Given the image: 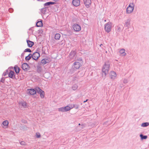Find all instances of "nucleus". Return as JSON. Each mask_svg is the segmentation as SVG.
Segmentation results:
<instances>
[{"label":"nucleus","instance_id":"nucleus-10","mask_svg":"<svg viewBox=\"0 0 149 149\" xmlns=\"http://www.w3.org/2000/svg\"><path fill=\"white\" fill-rule=\"evenodd\" d=\"M116 73L114 71L111 72L109 74V76L112 79H116Z\"/></svg>","mask_w":149,"mask_h":149},{"label":"nucleus","instance_id":"nucleus-49","mask_svg":"<svg viewBox=\"0 0 149 149\" xmlns=\"http://www.w3.org/2000/svg\"><path fill=\"white\" fill-rule=\"evenodd\" d=\"M79 125H81V124L80 123H79V124H78Z\"/></svg>","mask_w":149,"mask_h":149},{"label":"nucleus","instance_id":"nucleus-47","mask_svg":"<svg viewBox=\"0 0 149 149\" xmlns=\"http://www.w3.org/2000/svg\"><path fill=\"white\" fill-rule=\"evenodd\" d=\"M81 126H82L81 128H83V125H81Z\"/></svg>","mask_w":149,"mask_h":149},{"label":"nucleus","instance_id":"nucleus-32","mask_svg":"<svg viewBox=\"0 0 149 149\" xmlns=\"http://www.w3.org/2000/svg\"><path fill=\"white\" fill-rule=\"evenodd\" d=\"M2 124L3 125L6 126L8 125V123L7 121L5 120L3 122Z\"/></svg>","mask_w":149,"mask_h":149},{"label":"nucleus","instance_id":"nucleus-34","mask_svg":"<svg viewBox=\"0 0 149 149\" xmlns=\"http://www.w3.org/2000/svg\"><path fill=\"white\" fill-rule=\"evenodd\" d=\"M41 11L42 13L43 14H45L46 12V8H42L41 9Z\"/></svg>","mask_w":149,"mask_h":149},{"label":"nucleus","instance_id":"nucleus-6","mask_svg":"<svg viewBox=\"0 0 149 149\" xmlns=\"http://www.w3.org/2000/svg\"><path fill=\"white\" fill-rule=\"evenodd\" d=\"M37 71L40 74H43L45 73V71H44L43 69L40 65H39L37 66Z\"/></svg>","mask_w":149,"mask_h":149},{"label":"nucleus","instance_id":"nucleus-42","mask_svg":"<svg viewBox=\"0 0 149 149\" xmlns=\"http://www.w3.org/2000/svg\"><path fill=\"white\" fill-rule=\"evenodd\" d=\"M9 11L10 13H12L13 11V9L12 8H10L9 9Z\"/></svg>","mask_w":149,"mask_h":149},{"label":"nucleus","instance_id":"nucleus-31","mask_svg":"<svg viewBox=\"0 0 149 149\" xmlns=\"http://www.w3.org/2000/svg\"><path fill=\"white\" fill-rule=\"evenodd\" d=\"M65 111H67L70 110L69 106L68 105L64 107Z\"/></svg>","mask_w":149,"mask_h":149},{"label":"nucleus","instance_id":"nucleus-37","mask_svg":"<svg viewBox=\"0 0 149 149\" xmlns=\"http://www.w3.org/2000/svg\"><path fill=\"white\" fill-rule=\"evenodd\" d=\"M74 108L75 109H77L79 107V106L78 104H74Z\"/></svg>","mask_w":149,"mask_h":149},{"label":"nucleus","instance_id":"nucleus-1","mask_svg":"<svg viewBox=\"0 0 149 149\" xmlns=\"http://www.w3.org/2000/svg\"><path fill=\"white\" fill-rule=\"evenodd\" d=\"M110 68V64L108 62L105 63L102 68V71L105 76L108 73Z\"/></svg>","mask_w":149,"mask_h":149},{"label":"nucleus","instance_id":"nucleus-48","mask_svg":"<svg viewBox=\"0 0 149 149\" xmlns=\"http://www.w3.org/2000/svg\"><path fill=\"white\" fill-rule=\"evenodd\" d=\"M87 100H87L86 101H84V102H86Z\"/></svg>","mask_w":149,"mask_h":149},{"label":"nucleus","instance_id":"nucleus-50","mask_svg":"<svg viewBox=\"0 0 149 149\" xmlns=\"http://www.w3.org/2000/svg\"><path fill=\"white\" fill-rule=\"evenodd\" d=\"M0 1H1V0Z\"/></svg>","mask_w":149,"mask_h":149},{"label":"nucleus","instance_id":"nucleus-41","mask_svg":"<svg viewBox=\"0 0 149 149\" xmlns=\"http://www.w3.org/2000/svg\"><path fill=\"white\" fill-rule=\"evenodd\" d=\"M20 144L22 145H25V143L24 141H22L20 143Z\"/></svg>","mask_w":149,"mask_h":149},{"label":"nucleus","instance_id":"nucleus-45","mask_svg":"<svg viewBox=\"0 0 149 149\" xmlns=\"http://www.w3.org/2000/svg\"><path fill=\"white\" fill-rule=\"evenodd\" d=\"M53 0L56 2V1H58L59 0Z\"/></svg>","mask_w":149,"mask_h":149},{"label":"nucleus","instance_id":"nucleus-36","mask_svg":"<svg viewBox=\"0 0 149 149\" xmlns=\"http://www.w3.org/2000/svg\"><path fill=\"white\" fill-rule=\"evenodd\" d=\"M8 74V70H6V71L5 72H4L3 74V75L4 76H5L6 75Z\"/></svg>","mask_w":149,"mask_h":149},{"label":"nucleus","instance_id":"nucleus-46","mask_svg":"<svg viewBox=\"0 0 149 149\" xmlns=\"http://www.w3.org/2000/svg\"><path fill=\"white\" fill-rule=\"evenodd\" d=\"M102 44H100V47H101V46H102Z\"/></svg>","mask_w":149,"mask_h":149},{"label":"nucleus","instance_id":"nucleus-23","mask_svg":"<svg viewBox=\"0 0 149 149\" xmlns=\"http://www.w3.org/2000/svg\"><path fill=\"white\" fill-rule=\"evenodd\" d=\"M31 57H32V54H29L28 56L26 57L25 60L26 61H29Z\"/></svg>","mask_w":149,"mask_h":149},{"label":"nucleus","instance_id":"nucleus-19","mask_svg":"<svg viewBox=\"0 0 149 149\" xmlns=\"http://www.w3.org/2000/svg\"><path fill=\"white\" fill-rule=\"evenodd\" d=\"M43 25V24L42 22V20L38 22L36 24V26L37 27H41Z\"/></svg>","mask_w":149,"mask_h":149},{"label":"nucleus","instance_id":"nucleus-33","mask_svg":"<svg viewBox=\"0 0 149 149\" xmlns=\"http://www.w3.org/2000/svg\"><path fill=\"white\" fill-rule=\"evenodd\" d=\"M40 95V97L42 98H43L45 97V93L43 91L42 92H41L39 93Z\"/></svg>","mask_w":149,"mask_h":149},{"label":"nucleus","instance_id":"nucleus-16","mask_svg":"<svg viewBox=\"0 0 149 149\" xmlns=\"http://www.w3.org/2000/svg\"><path fill=\"white\" fill-rule=\"evenodd\" d=\"M131 20L130 19H128L125 21V26L127 28L131 26L130 25Z\"/></svg>","mask_w":149,"mask_h":149},{"label":"nucleus","instance_id":"nucleus-38","mask_svg":"<svg viewBox=\"0 0 149 149\" xmlns=\"http://www.w3.org/2000/svg\"><path fill=\"white\" fill-rule=\"evenodd\" d=\"M123 82L124 84H126L128 82V80L126 79H124L123 80Z\"/></svg>","mask_w":149,"mask_h":149},{"label":"nucleus","instance_id":"nucleus-25","mask_svg":"<svg viewBox=\"0 0 149 149\" xmlns=\"http://www.w3.org/2000/svg\"><path fill=\"white\" fill-rule=\"evenodd\" d=\"M149 125V123L147 122L143 123L141 124V126L142 127H146Z\"/></svg>","mask_w":149,"mask_h":149},{"label":"nucleus","instance_id":"nucleus-20","mask_svg":"<svg viewBox=\"0 0 149 149\" xmlns=\"http://www.w3.org/2000/svg\"><path fill=\"white\" fill-rule=\"evenodd\" d=\"M55 3V2H47L45 3L44 4V5L45 6H49L51 5L54 4Z\"/></svg>","mask_w":149,"mask_h":149},{"label":"nucleus","instance_id":"nucleus-7","mask_svg":"<svg viewBox=\"0 0 149 149\" xmlns=\"http://www.w3.org/2000/svg\"><path fill=\"white\" fill-rule=\"evenodd\" d=\"M73 27L74 30L76 31H79L81 30L80 26L77 24H74L73 26Z\"/></svg>","mask_w":149,"mask_h":149},{"label":"nucleus","instance_id":"nucleus-35","mask_svg":"<svg viewBox=\"0 0 149 149\" xmlns=\"http://www.w3.org/2000/svg\"><path fill=\"white\" fill-rule=\"evenodd\" d=\"M24 52H31V51L30 49L27 48L24 50Z\"/></svg>","mask_w":149,"mask_h":149},{"label":"nucleus","instance_id":"nucleus-29","mask_svg":"<svg viewBox=\"0 0 149 149\" xmlns=\"http://www.w3.org/2000/svg\"><path fill=\"white\" fill-rule=\"evenodd\" d=\"M78 88V86L77 84L73 85L72 86V88L73 90H76Z\"/></svg>","mask_w":149,"mask_h":149},{"label":"nucleus","instance_id":"nucleus-40","mask_svg":"<svg viewBox=\"0 0 149 149\" xmlns=\"http://www.w3.org/2000/svg\"><path fill=\"white\" fill-rule=\"evenodd\" d=\"M68 105L69 106L70 110L74 107V104H69V105Z\"/></svg>","mask_w":149,"mask_h":149},{"label":"nucleus","instance_id":"nucleus-14","mask_svg":"<svg viewBox=\"0 0 149 149\" xmlns=\"http://www.w3.org/2000/svg\"><path fill=\"white\" fill-rule=\"evenodd\" d=\"M125 50L124 49H122L119 51V53L120 55L122 56H125L127 55L126 53L125 52Z\"/></svg>","mask_w":149,"mask_h":149},{"label":"nucleus","instance_id":"nucleus-5","mask_svg":"<svg viewBox=\"0 0 149 149\" xmlns=\"http://www.w3.org/2000/svg\"><path fill=\"white\" fill-rule=\"evenodd\" d=\"M81 66V63L78 61L74 62L73 63V69L74 70L78 69Z\"/></svg>","mask_w":149,"mask_h":149},{"label":"nucleus","instance_id":"nucleus-44","mask_svg":"<svg viewBox=\"0 0 149 149\" xmlns=\"http://www.w3.org/2000/svg\"><path fill=\"white\" fill-rule=\"evenodd\" d=\"M5 81V79H4L3 78H2L1 79V81L2 82H4V81Z\"/></svg>","mask_w":149,"mask_h":149},{"label":"nucleus","instance_id":"nucleus-30","mask_svg":"<svg viewBox=\"0 0 149 149\" xmlns=\"http://www.w3.org/2000/svg\"><path fill=\"white\" fill-rule=\"evenodd\" d=\"M58 110L59 111H61L62 112H65L64 107L59 108L58 109Z\"/></svg>","mask_w":149,"mask_h":149},{"label":"nucleus","instance_id":"nucleus-15","mask_svg":"<svg viewBox=\"0 0 149 149\" xmlns=\"http://www.w3.org/2000/svg\"><path fill=\"white\" fill-rule=\"evenodd\" d=\"M14 71H10L8 74V76L9 77L12 78L13 79L15 78V76L14 75Z\"/></svg>","mask_w":149,"mask_h":149},{"label":"nucleus","instance_id":"nucleus-21","mask_svg":"<svg viewBox=\"0 0 149 149\" xmlns=\"http://www.w3.org/2000/svg\"><path fill=\"white\" fill-rule=\"evenodd\" d=\"M61 37V35L59 33H56L55 35L54 38L55 40H59L60 38Z\"/></svg>","mask_w":149,"mask_h":149},{"label":"nucleus","instance_id":"nucleus-26","mask_svg":"<svg viewBox=\"0 0 149 149\" xmlns=\"http://www.w3.org/2000/svg\"><path fill=\"white\" fill-rule=\"evenodd\" d=\"M127 29H128V31L130 32H132L134 30V27L132 26H130L127 28Z\"/></svg>","mask_w":149,"mask_h":149},{"label":"nucleus","instance_id":"nucleus-9","mask_svg":"<svg viewBox=\"0 0 149 149\" xmlns=\"http://www.w3.org/2000/svg\"><path fill=\"white\" fill-rule=\"evenodd\" d=\"M22 68L23 70L27 71L29 68V66L27 63H24L22 64Z\"/></svg>","mask_w":149,"mask_h":149},{"label":"nucleus","instance_id":"nucleus-43","mask_svg":"<svg viewBox=\"0 0 149 149\" xmlns=\"http://www.w3.org/2000/svg\"><path fill=\"white\" fill-rule=\"evenodd\" d=\"M77 61H80V62L81 61H82V59H81V58H78V59L77 60Z\"/></svg>","mask_w":149,"mask_h":149},{"label":"nucleus","instance_id":"nucleus-3","mask_svg":"<svg viewBox=\"0 0 149 149\" xmlns=\"http://www.w3.org/2000/svg\"><path fill=\"white\" fill-rule=\"evenodd\" d=\"M112 24L111 22H108L104 25V29L105 31L108 33L111 31Z\"/></svg>","mask_w":149,"mask_h":149},{"label":"nucleus","instance_id":"nucleus-11","mask_svg":"<svg viewBox=\"0 0 149 149\" xmlns=\"http://www.w3.org/2000/svg\"><path fill=\"white\" fill-rule=\"evenodd\" d=\"M76 54L75 51H72L69 55V57L70 59H73L75 58V56Z\"/></svg>","mask_w":149,"mask_h":149},{"label":"nucleus","instance_id":"nucleus-4","mask_svg":"<svg viewBox=\"0 0 149 149\" xmlns=\"http://www.w3.org/2000/svg\"><path fill=\"white\" fill-rule=\"evenodd\" d=\"M32 58L35 60H37L40 56V54L39 52H35L32 55Z\"/></svg>","mask_w":149,"mask_h":149},{"label":"nucleus","instance_id":"nucleus-22","mask_svg":"<svg viewBox=\"0 0 149 149\" xmlns=\"http://www.w3.org/2000/svg\"><path fill=\"white\" fill-rule=\"evenodd\" d=\"M14 69L16 73L17 74L19 72L20 68L17 66H15L14 67Z\"/></svg>","mask_w":149,"mask_h":149},{"label":"nucleus","instance_id":"nucleus-13","mask_svg":"<svg viewBox=\"0 0 149 149\" xmlns=\"http://www.w3.org/2000/svg\"><path fill=\"white\" fill-rule=\"evenodd\" d=\"M72 4L75 6H78L80 3L79 0H73L72 2Z\"/></svg>","mask_w":149,"mask_h":149},{"label":"nucleus","instance_id":"nucleus-27","mask_svg":"<svg viewBox=\"0 0 149 149\" xmlns=\"http://www.w3.org/2000/svg\"><path fill=\"white\" fill-rule=\"evenodd\" d=\"M140 136L141 140L145 139L147 138V136H144L142 134H140Z\"/></svg>","mask_w":149,"mask_h":149},{"label":"nucleus","instance_id":"nucleus-8","mask_svg":"<svg viewBox=\"0 0 149 149\" xmlns=\"http://www.w3.org/2000/svg\"><path fill=\"white\" fill-rule=\"evenodd\" d=\"M84 3L87 8H89L91 5V0H83Z\"/></svg>","mask_w":149,"mask_h":149},{"label":"nucleus","instance_id":"nucleus-24","mask_svg":"<svg viewBox=\"0 0 149 149\" xmlns=\"http://www.w3.org/2000/svg\"><path fill=\"white\" fill-rule=\"evenodd\" d=\"M48 60L47 59H43L41 60V63L43 65H44L48 63Z\"/></svg>","mask_w":149,"mask_h":149},{"label":"nucleus","instance_id":"nucleus-39","mask_svg":"<svg viewBox=\"0 0 149 149\" xmlns=\"http://www.w3.org/2000/svg\"><path fill=\"white\" fill-rule=\"evenodd\" d=\"M36 136L37 138H40V133L37 132L36 134Z\"/></svg>","mask_w":149,"mask_h":149},{"label":"nucleus","instance_id":"nucleus-18","mask_svg":"<svg viewBox=\"0 0 149 149\" xmlns=\"http://www.w3.org/2000/svg\"><path fill=\"white\" fill-rule=\"evenodd\" d=\"M28 46L29 47H31L34 45V42L29 40H27Z\"/></svg>","mask_w":149,"mask_h":149},{"label":"nucleus","instance_id":"nucleus-12","mask_svg":"<svg viewBox=\"0 0 149 149\" xmlns=\"http://www.w3.org/2000/svg\"><path fill=\"white\" fill-rule=\"evenodd\" d=\"M19 104L20 106L24 108H26L27 107L26 103L24 101L20 102H19Z\"/></svg>","mask_w":149,"mask_h":149},{"label":"nucleus","instance_id":"nucleus-17","mask_svg":"<svg viewBox=\"0 0 149 149\" xmlns=\"http://www.w3.org/2000/svg\"><path fill=\"white\" fill-rule=\"evenodd\" d=\"M28 91V92L31 95H34L36 93V90L33 88L29 89Z\"/></svg>","mask_w":149,"mask_h":149},{"label":"nucleus","instance_id":"nucleus-2","mask_svg":"<svg viewBox=\"0 0 149 149\" xmlns=\"http://www.w3.org/2000/svg\"><path fill=\"white\" fill-rule=\"evenodd\" d=\"M134 6V4L133 3H130L126 9V13L129 14L132 13Z\"/></svg>","mask_w":149,"mask_h":149},{"label":"nucleus","instance_id":"nucleus-28","mask_svg":"<svg viewBox=\"0 0 149 149\" xmlns=\"http://www.w3.org/2000/svg\"><path fill=\"white\" fill-rule=\"evenodd\" d=\"M36 92H37L39 94L41 92H42V91L40 89L39 87H37L36 88Z\"/></svg>","mask_w":149,"mask_h":149}]
</instances>
